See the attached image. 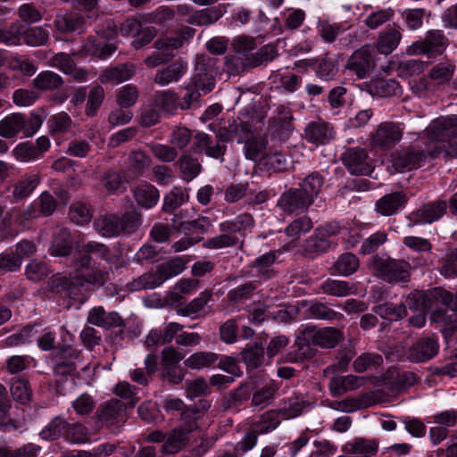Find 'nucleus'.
<instances>
[{
    "mask_svg": "<svg viewBox=\"0 0 457 457\" xmlns=\"http://www.w3.org/2000/svg\"><path fill=\"white\" fill-rule=\"evenodd\" d=\"M193 150L197 154L204 153L207 156L223 161L226 145L219 143L212 145V137L204 133L198 132L194 136Z\"/></svg>",
    "mask_w": 457,
    "mask_h": 457,
    "instance_id": "4be33fe9",
    "label": "nucleus"
},
{
    "mask_svg": "<svg viewBox=\"0 0 457 457\" xmlns=\"http://www.w3.org/2000/svg\"><path fill=\"white\" fill-rule=\"evenodd\" d=\"M276 253H266L256 258L252 263L251 268L256 270V275L260 281L269 279L275 275L272 265L276 262Z\"/></svg>",
    "mask_w": 457,
    "mask_h": 457,
    "instance_id": "a19ab883",
    "label": "nucleus"
},
{
    "mask_svg": "<svg viewBox=\"0 0 457 457\" xmlns=\"http://www.w3.org/2000/svg\"><path fill=\"white\" fill-rule=\"evenodd\" d=\"M303 336L309 343L322 348H334L343 339L342 332L332 327L319 329L314 326L307 327L303 330Z\"/></svg>",
    "mask_w": 457,
    "mask_h": 457,
    "instance_id": "2eb2a0df",
    "label": "nucleus"
},
{
    "mask_svg": "<svg viewBox=\"0 0 457 457\" xmlns=\"http://www.w3.org/2000/svg\"><path fill=\"white\" fill-rule=\"evenodd\" d=\"M145 371L142 368H136L129 373L132 381L141 386L149 384L152 376L157 370L158 357L154 353H149L145 359Z\"/></svg>",
    "mask_w": 457,
    "mask_h": 457,
    "instance_id": "58836bf2",
    "label": "nucleus"
},
{
    "mask_svg": "<svg viewBox=\"0 0 457 457\" xmlns=\"http://www.w3.org/2000/svg\"><path fill=\"white\" fill-rule=\"evenodd\" d=\"M403 128L400 123L382 122L370 135V145L382 150L392 149L403 137Z\"/></svg>",
    "mask_w": 457,
    "mask_h": 457,
    "instance_id": "9d476101",
    "label": "nucleus"
},
{
    "mask_svg": "<svg viewBox=\"0 0 457 457\" xmlns=\"http://www.w3.org/2000/svg\"><path fill=\"white\" fill-rule=\"evenodd\" d=\"M370 268L375 276L390 284L407 282L411 277V265L402 259L376 254L370 259Z\"/></svg>",
    "mask_w": 457,
    "mask_h": 457,
    "instance_id": "20e7f679",
    "label": "nucleus"
},
{
    "mask_svg": "<svg viewBox=\"0 0 457 457\" xmlns=\"http://www.w3.org/2000/svg\"><path fill=\"white\" fill-rule=\"evenodd\" d=\"M214 60L209 56L197 55L195 62L194 74L188 86L202 95L210 93L215 87Z\"/></svg>",
    "mask_w": 457,
    "mask_h": 457,
    "instance_id": "0eeeda50",
    "label": "nucleus"
},
{
    "mask_svg": "<svg viewBox=\"0 0 457 457\" xmlns=\"http://www.w3.org/2000/svg\"><path fill=\"white\" fill-rule=\"evenodd\" d=\"M370 93L380 97H390L400 93L399 83L392 79H376L370 82Z\"/></svg>",
    "mask_w": 457,
    "mask_h": 457,
    "instance_id": "09e8293b",
    "label": "nucleus"
},
{
    "mask_svg": "<svg viewBox=\"0 0 457 457\" xmlns=\"http://www.w3.org/2000/svg\"><path fill=\"white\" fill-rule=\"evenodd\" d=\"M402 31L403 29L396 23L388 25L378 32V37L372 46L373 50L376 49L377 52L382 55H389L400 45L403 38Z\"/></svg>",
    "mask_w": 457,
    "mask_h": 457,
    "instance_id": "a211bd4d",
    "label": "nucleus"
},
{
    "mask_svg": "<svg viewBox=\"0 0 457 457\" xmlns=\"http://www.w3.org/2000/svg\"><path fill=\"white\" fill-rule=\"evenodd\" d=\"M94 257L112 262V253L108 246L96 241H90L78 248L72 262L75 277L79 279L78 284L87 282L103 286L107 280L108 273L96 266Z\"/></svg>",
    "mask_w": 457,
    "mask_h": 457,
    "instance_id": "f03ea898",
    "label": "nucleus"
},
{
    "mask_svg": "<svg viewBox=\"0 0 457 457\" xmlns=\"http://www.w3.org/2000/svg\"><path fill=\"white\" fill-rule=\"evenodd\" d=\"M312 204L303 190L291 187L285 191L278 201V206L286 213L303 212Z\"/></svg>",
    "mask_w": 457,
    "mask_h": 457,
    "instance_id": "f3484780",
    "label": "nucleus"
},
{
    "mask_svg": "<svg viewBox=\"0 0 457 457\" xmlns=\"http://www.w3.org/2000/svg\"><path fill=\"white\" fill-rule=\"evenodd\" d=\"M245 155L247 160L258 161L264 159L267 140L262 136H252L245 143Z\"/></svg>",
    "mask_w": 457,
    "mask_h": 457,
    "instance_id": "864d4df0",
    "label": "nucleus"
},
{
    "mask_svg": "<svg viewBox=\"0 0 457 457\" xmlns=\"http://www.w3.org/2000/svg\"><path fill=\"white\" fill-rule=\"evenodd\" d=\"M54 25L61 33H82L86 29V19L79 13L68 12L57 15Z\"/></svg>",
    "mask_w": 457,
    "mask_h": 457,
    "instance_id": "393cba45",
    "label": "nucleus"
},
{
    "mask_svg": "<svg viewBox=\"0 0 457 457\" xmlns=\"http://www.w3.org/2000/svg\"><path fill=\"white\" fill-rule=\"evenodd\" d=\"M186 269V262L181 257H175L157 265L156 270L162 283L180 274Z\"/></svg>",
    "mask_w": 457,
    "mask_h": 457,
    "instance_id": "603ef678",
    "label": "nucleus"
},
{
    "mask_svg": "<svg viewBox=\"0 0 457 457\" xmlns=\"http://www.w3.org/2000/svg\"><path fill=\"white\" fill-rule=\"evenodd\" d=\"M430 320L445 338L457 331V312L452 308L435 310L430 315Z\"/></svg>",
    "mask_w": 457,
    "mask_h": 457,
    "instance_id": "412c9836",
    "label": "nucleus"
},
{
    "mask_svg": "<svg viewBox=\"0 0 457 457\" xmlns=\"http://www.w3.org/2000/svg\"><path fill=\"white\" fill-rule=\"evenodd\" d=\"M11 408L12 402L8 391L5 386L0 383V429L3 432H12L17 428L14 420L9 415Z\"/></svg>",
    "mask_w": 457,
    "mask_h": 457,
    "instance_id": "e433bc0d",
    "label": "nucleus"
},
{
    "mask_svg": "<svg viewBox=\"0 0 457 457\" xmlns=\"http://www.w3.org/2000/svg\"><path fill=\"white\" fill-rule=\"evenodd\" d=\"M142 223L140 212L132 210L122 216L115 214L101 215L94 220V228L103 237H118L120 234H131L137 230Z\"/></svg>",
    "mask_w": 457,
    "mask_h": 457,
    "instance_id": "7ed1b4c3",
    "label": "nucleus"
},
{
    "mask_svg": "<svg viewBox=\"0 0 457 457\" xmlns=\"http://www.w3.org/2000/svg\"><path fill=\"white\" fill-rule=\"evenodd\" d=\"M373 312L382 319L393 321L401 320L406 315V307L403 303H385L376 305Z\"/></svg>",
    "mask_w": 457,
    "mask_h": 457,
    "instance_id": "6e6d98bb",
    "label": "nucleus"
},
{
    "mask_svg": "<svg viewBox=\"0 0 457 457\" xmlns=\"http://www.w3.org/2000/svg\"><path fill=\"white\" fill-rule=\"evenodd\" d=\"M189 434L191 433L180 426L171 429L167 434L165 443L162 445V452L166 454L178 453L188 443Z\"/></svg>",
    "mask_w": 457,
    "mask_h": 457,
    "instance_id": "2f4dec72",
    "label": "nucleus"
},
{
    "mask_svg": "<svg viewBox=\"0 0 457 457\" xmlns=\"http://www.w3.org/2000/svg\"><path fill=\"white\" fill-rule=\"evenodd\" d=\"M128 171L139 176L151 165L152 159L143 151H132L129 157Z\"/></svg>",
    "mask_w": 457,
    "mask_h": 457,
    "instance_id": "13d9d810",
    "label": "nucleus"
},
{
    "mask_svg": "<svg viewBox=\"0 0 457 457\" xmlns=\"http://www.w3.org/2000/svg\"><path fill=\"white\" fill-rule=\"evenodd\" d=\"M251 58L235 54L226 58V70L230 75H239L250 69H253Z\"/></svg>",
    "mask_w": 457,
    "mask_h": 457,
    "instance_id": "e2e57ef3",
    "label": "nucleus"
},
{
    "mask_svg": "<svg viewBox=\"0 0 457 457\" xmlns=\"http://www.w3.org/2000/svg\"><path fill=\"white\" fill-rule=\"evenodd\" d=\"M49 25L26 28L23 24L22 44L29 46H46L49 41Z\"/></svg>",
    "mask_w": 457,
    "mask_h": 457,
    "instance_id": "c9c22d12",
    "label": "nucleus"
},
{
    "mask_svg": "<svg viewBox=\"0 0 457 457\" xmlns=\"http://www.w3.org/2000/svg\"><path fill=\"white\" fill-rule=\"evenodd\" d=\"M178 164L183 179L187 181L193 180L202 170V165L198 158L188 152L181 154L178 160Z\"/></svg>",
    "mask_w": 457,
    "mask_h": 457,
    "instance_id": "79ce46f5",
    "label": "nucleus"
},
{
    "mask_svg": "<svg viewBox=\"0 0 457 457\" xmlns=\"http://www.w3.org/2000/svg\"><path fill=\"white\" fill-rule=\"evenodd\" d=\"M126 411V405L122 401L111 399L99 406L96 416L102 427H105L112 433L117 434L127 420Z\"/></svg>",
    "mask_w": 457,
    "mask_h": 457,
    "instance_id": "6e6552de",
    "label": "nucleus"
},
{
    "mask_svg": "<svg viewBox=\"0 0 457 457\" xmlns=\"http://www.w3.org/2000/svg\"><path fill=\"white\" fill-rule=\"evenodd\" d=\"M242 359L248 368L256 369L264 361V348L262 344L254 343L242 353Z\"/></svg>",
    "mask_w": 457,
    "mask_h": 457,
    "instance_id": "052dcab7",
    "label": "nucleus"
},
{
    "mask_svg": "<svg viewBox=\"0 0 457 457\" xmlns=\"http://www.w3.org/2000/svg\"><path fill=\"white\" fill-rule=\"evenodd\" d=\"M187 71V64L182 60H177L170 65L156 71L154 82L161 87L178 82Z\"/></svg>",
    "mask_w": 457,
    "mask_h": 457,
    "instance_id": "aec40b11",
    "label": "nucleus"
},
{
    "mask_svg": "<svg viewBox=\"0 0 457 457\" xmlns=\"http://www.w3.org/2000/svg\"><path fill=\"white\" fill-rule=\"evenodd\" d=\"M454 71V64L449 61H445L434 65L430 69L428 76L432 80L436 81L438 84H443L451 80Z\"/></svg>",
    "mask_w": 457,
    "mask_h": 457,
    "instance_id": "680f3d73",
    "label": "nucleus"
},
{
    "mask_svg": "<svg viewBox=\"0 0 457 457\" xmlns=\"http://www.w3.org/2000/svg\"><path fill=\"white\" fill-rule=\"evenodd\" d=\"M334 267L339 274L349 276L359 268V259L352 253H345L338 257Z\"/></svg>",
    "mask_w": 457,
    "mask_h": 457,
    "instance_id": "774afa93",
    "label": "nucleus"
},
{
    "mask_svg": "<svg viewBox=\"0 0 457 457\" xmlns=\"http://www.w3.org/2000/svg\"><path fill=\"white\" fill-rule=\"evenodd\" d=\"M69 423L62 417L53 419L39 433L40 436L48 441H54L66 434Z\"/></svg>",
    "mask_w": 457,
    "mask_h": 457,
    "instance_id": "4d7b16f0",
    "label": "nucleus"
},
{
    "mask_svg": "<svg viewBox=\"0 0 457 457\" xmlns=\"http://www.w3.org/2000/svg\"><path fill=\"white\" fill-rule=\"evenodd\" d=\"M260 280H251L237 286L228 293V299L235 303H241L253 297L260 285Z\"/></svg>",
    "mask_w": 457,
    "mask_h": 457,
    "instance_id": "8fccbe9b",
    "label": "nucleus"
},
{
    "mask_svg": "<svg viewBox=\"0 0 457 457\" xmlns=\"http://www.w3.org/2000/svg\"><path fill=\"white\" fill-rule=\"evenodd\" d=\"M212 295L209 291H204L200 295L193 299L190 303L183 307L177 309V313L180 316L197 319L205 315V306L211 300Z\"/></svg>",
    "mask_w": 457,
    "mask_h": 457,
    "instance_id": "7c9ffc66",
    "label": "nucleus"
},
{
    "mask_svg": "<svg viewBox=\"0 0 457 457\" xmlns=\"http://www.w3.org/2000/svg\"><path fill=\"white\" fill-rule=\"evenodd\" d=\"M250 397L249 387L241 385L235 390L223 395L220 407L223 411H237Z\"/></svg>",
    "mask_w": 457,
    "mask_h": 457,
    "instance_id": "f704fd0d",
    "label": "nucleus"
},
{
    "mask_svg": "<svg viewBox=\"0 0 457 457\" xmlns=\"http://www.w3.org/2000/svg\"><path fill=\"white\" fill-rule=\"evenodd\" d=\"M449 299L447 290L442 287H435L428 291H416L409 295L407 304L410 309L419 312H425L434 306L439 305L440 302Z\"/></svg>",
    "mask_w": 457,
    "mask_h": 457,
    "instance_id": "f8f14e48",
    "label": "nucleus"
},
{
    "mask_svg": "<svg viewBox=\"0 0 457 457\" xmlns=\"http://www.w3.org/2000/svg\"><path fill=\"white\" fill-rule=\"evenodd\" d=\"M43 120L37 113L29 117L21 112H12L0 120V137L10 139L22 132L24 137H32L41 127Z\"/></svg>",
    "mask_w": 457,
    "mask_h": 457,
    "instance_id": "39448f33",
    "label": "nucleus"
},
{
    "mask_svg": "<svg viewBox=\"0 0 457 457\" xmlns=\"http://www.w3.org/2000/svg\"><path fill=\"white\" fill-rule=\"evenodd\" d=\"M333 137L332 129L322 121L310 122L304 129V138L316 145L328 143Z\"/></svg>",
    "mask_w": 457,
    "mask_h": 457,
    "instance_id": "b1692460",
    "label": "nucleus"
},
{
    "mask_svg": "<svg viewBox=\"0 0 457 457\" xmlns=\"http://www.w3.org/2000/svg\"><path fill=\"white\" fill-rule=\"evenodd\" d=\"M407 202V196L403 192H395L384 195L377 201L376 210L384 216L395 214Z\"/></svg>",
    "mask_w": 457,
    "mask_h": 457,
    "instance_id": "a878e982",
    "label": "nucleus"
},
{
    "mask_svg": "<svg viewBox=\"0 0 457 457\" xmlns=\"http://www.w3.org/2000/svg\"><path fill=\"white\" fill-rule=\"evenodd\" d=\"M313 227L311 218L302 216L292 220L285 228V233L292 238H299L302 235L309 232Z\"/></svg>",
    "mask_w": 457,
    "mask_h": 457,
    "instance_id": "338daca9",
    "label": "nucleus"
},
{
    "mask_svg": "<svg viewBox=\"0 0 457 457\" xmlns=\"http://www.w3.org/2000/svg\"><path fill=\"white\" fill-rule=\"evenodd\" d=\"M10 393L12 399L21 404L29 403L32 398L29 382L25 378H12L10 382Z\"/></svg>",
    "mask_w": 457,
    "mask_h": 457,
    "instance_id": "de8ad7c7",
    "label": "nucleus"
},
{
    "mask_svg": "<svg viewBox=\"0 0 457 457\" xmlns=\"http://www.w3.org/2000/svg\"><path fill=\"white\" fill-rule=\"evenodd\" d=\"M87 320L89 324L110 329L123 325V320L116 312H106L104 307H93L87 314Z\"/></svg>",
    "mask_w": 457,
    "mask_h": 457,
    "instance_id": "6ab92c4d",
    "label": "nucleus"
},
{
    "mask_svg": "<svg viewBox=\"0 0 457 457\" xmlns=\"http://www.w3.org/2000/svg\"><path fill=\"white\" fill-rule=\"evenodd\" d=\"M437 270L445 278L457 277V247L448 248L438 260Z\"/></svg>",
    "mask_w": 457,
    "mask_h": 457,
    "instance_id": "c03bdc74",
    "label": "nucleus"
},
{
    "mask_svg": "<svg viewBox=\"0 0 457 457\" xmlns=\"http://www.w3.org/2000/svg\"><path fill=\"white\" fill-rule=\"evenodd\" d=\"M310 62V65L314 66L316 76L323 81L333 80L338 73V63L337 60L328 55Z\"/></svg>",
    "mask_w": 457,
    "mask_h": 457,
    "instance_id": "4c0bfd02",
    "label": "nucleus"
},
{
    "mask_svg": "<svg viewBox=\"0 0 457 457\" xmlns=\"http://www.w3.org/2000/svg\"><path fill=\"white\" fill-rule=\"evenodd\" d=\"M22 29L23 24L15 21L9 26L0 28V43L5 46H21L22 45Z\"/></svg>",
    "mask_w": 457,
    "mask_h": 457,
    "instance_id": "3c124183",
    "label": "nucleus"
},
{
    "mask_svg": "<svg viewBox=\"0 0 457 457\" xmlns=\"http://www.w3.org/2000/svg\"><path fill=\"white\" fill-rule=\"evenodd\" d=\"M64 85L61 75L52 71L39 72L32 80V86L38 91L47 92L60 89Z\"/></svg>",
    "mask_w": 457,
    "mask_h": 457,
    "instance_id": "473e14b6",
    "label": "nucleus"
},
{
    "mask_svg": "<svg viewBox=\"0 0 457 457\" xmlns=\"http://www.w3.org/2000/svg\"><path fill=\"white\" fill-rule=\"evenodd\" d=\"M448 46L449 39L443 30L430 29L423 38L407 46L405 52L408 55H427L434 58L443 54Z\"/></svg>",
    "mask_w": 457,
    "mask_h": 457,
    "instance_id": "423d86ee",
    "label": "nucleus"
},
{
    "mask_svg": "<svg viewBox=\"0 0 457 457\" xmlns=\"http://www.w3.org/2000/svg\"><path fill=\"white\" fill-rule=\"evenodd\" d=\"M72 251V237L67 228H58L54 236L50 246V253L54 256L65 257Z\"/></svg>",
    "mask_w": 457,
    "mask_h": 457,
    "instance_id": "bb28decb",
    "label": "nucleus"
},
{
    "mask_svg": "<svg viewBox=\"0 0 457 457\" xmlns=\"http://www.w3.org/2000/svg\"><path fill=\"white\" fill-rule=\"evenodd\" d=\"M394 16L395 11L392 8L379 9L369 13L363 22L367 28L375 30L390 21Z\"/></svg>",
    "mask_w": 457,
    "mask_h": 457,
    "instance_id": "bf43d9fd",
    "label": "nucleus"
},
{
    "mask_svg": "<svg viewBox=\"0 0 457 457\" xmlns=\"http://www.w3.org/2000/svg\"><path fill=\"white\" fill-rule=\"evenodd\" d=\"M159 197L158 189L150 184L139 185L134 190L136 202L145 209L154 207L157 204Z\"/></svg>",
    "mask_w": 457,
    "mask_h": 457,
    "instance_id": "37998d69",
    "label": "nucleus"
},
{
    "mask_svg": "<svg viewBox=\"0 0 457 457\" xmlns=\"http://www.w3.org/2000/svg\"><path fill=\"white\" fill-rule=\"evenodd\" d=\"M69 218L72 222L78 225H84L91 220L92 212L87 204L75 202L70 206Z\"/></svg>",
    "mask_w": 457,
    "mask_h": 457,
    "instance_id": "0e129e2a",
    "label": "nucleus"
},
{
    "mask_svg": "<svg viewBox=\"0 0 457 457\" xmlns=\"http://www.w3.org/2000/svg\"><path fill=\"white\" fill-rule=\"evenodd\" d=\"M322 292L327 295L343 297L353 292V287L348 282L337 279H327L320 287Z\"/></svg>",
    "mask_w": 457,
    "mask_h": 457,
    "instance_id": "69168bd1",
    "label": "nucleus"
},
{
    "mask_svg": "<svg viewBox=\"0 0 457 457\" xmlns=\"http://www.w3.org/2000/svg\"><path fill=\"white\" fill-rule=\"evenodd\" d=\"M312 405V403L303 395L295 394L284 402L283 406L279 409V413L284 419H292L310 409Z\"/></svg>",
    "mask_w": 457,
    "mask_h": 457,
    "instance_id": "cd10ccee",
    "label": "nucleus"
},
{
    "mask_svg": "<svg viewBox=\"0 0 457 457\" xmlns=\"http://www.w3.org/2000/svg\"><path fill=\"white\" fill-rule=\"evenodd\" d=\"M345 68L359 79L368 78L376 68V58L371 45L365 44L348 58Z\"/></svg>",
    "mask_w": 457,
    "mask_h": 457,
    "instance_id": "1a4fd4ad",
    "label": "nucleus"
},
{
    "mask_svg": "<svg viewBox=\"0 0 457 457\" xmlns=\"http://www.w3.org/2000/svg\"><path fill=\"white\" fill-rule=\"evenodd\" d=\"M305 314L310 319L322 320H334L343 318L341 313L334 311L327 303L318 301L311 302L305 310Z\"/></svg>",
    "mask_w": 457,
    "mask_h": 457,
    "instance_id": "49530a36",
    "label": "nucleus"
},
{
    "mask_svg": "<svg viewBox=\"0 0 457 457\" xmlns=\"http://www.w3.org/2000/svg\"><path fill=\"white\" fill-rule=\"evenodd\" d=\"M340 159L345 167L353 175L365 176L369 175L373 170L371 160L365 148H347L343 153Z\"/></svg>",
    "mask_w": 457,
    "mask_h": 457,
    "instance_id": "9b49d317",
    "label": "nucleus"
},
{
    "mask_svg": "<svg viewBox=\"0 0 457 457\" xmlns=\"http://www.w3.org/2000/svg\"><path fill=\"white\" fill-rule=\"evenodd\" d=\"M152 104L163 113L172 115L179 108V96L171 90L157 91L152 97Z\"/></svg>",
    "mask_w": 457,
    "mask_h": 457,
    "instance_id": "72a5a7b5",
    "label": "nucleus"
},
{
    "mask_svg": "<svg viewBox=\"0 0 457 457\" xmlns=\"http://www.w3.org/2000/svg\"><path fill=\"white\" fill-rule=\"evenodd\" d=\"M324 185V177L319 172H312L301 183L300 188L314 203L315 198L320 194Z\"/></svg>",
    "mask_w": 457,
    "mask_h": 457,
    "instance_id": "5fc2aeb1",
    "label": "nucleus"
},
{
    "mask_svg": "<svg viewBox=\"0 0 457 457\" xmlns=\"http://www.w3.org/2000/svg\"><path fill=\"white\" fill-rule=\"evenodd\" d=\"M40 183L38 174L24 175L12 186V202L17 203L28 198Z\"/></svg>",
    "mask_w": 457,
    "mask_h": 457,
    "instance_id": "c756f323",
    "label": "nucleus"
},
{
    "mask_svg": "<svg viewBox=\"0 0 457 457\" xmlns=\"http://www.w3.org/2000/svg\"><path fill=\"white\" fill-rule=\"evenodd\" d=\"M278 390V386L273 381L261 387H256L252 395V405L259 409H264L273 402L274 395Z\"/></svg>",
    "mask_w": 457,
    "mask_h": 457,
    "instance_id": "a18cd8bd",
    "label": "nucleus"
},
{
    "mask_svg": "<svg viewBox=\"0 0 457 457\" xmlns=\"http://www.w3.org/2000/svg\"><path fill=\"white\" fill-rule=\"evenodd\" d=\"M446 210L447 204L443 200H436L424 204L408 215V227L436 221L446 213Z\"/></svg>",
    "mask_w": 457,
    "mask_h": 457,
    "instance_id": "dca6fc26",
    "label": "nucleus"
},
{
    "mask_svg": "<svg viewBox=\"0 0 457 457\" xmlns=\"http://www.w3.org/2000/svg\"><path fill=\"white\" fill-rule=\"evenodd\" d=\"M438 351L439 343L436 337H423L406 350L405 356L411 362L420 363L433 359Z\"/></svg>",
    "mask_w": 457,
    "mask_h": 457,
    "instance_id": "ddd939ff",
    "label": "nucleus"
},
{
    "mask_svg": "<svg viewBox=\"0 0 457 457\" xmlns=\"http://www.w3.org/2000/svg\"><path fill=\"white\" fill-rule=\"evenodd\" d=\"M219 360V354L213 352L198 351L189 355L184 364L191 370H204L213 367Z\"/></svg>",
    "mask_w": 457,
    "mask_h": 457,
    "instance_id": "ea45409f",
    "label": "nucleus"
},
{
    "mask_svg": "<svg viewBox=\"0 0 457 457\" xmlns=\"http://www.w3.org/2000/svg\"><path fill=\"white\" fill-rule=\"evenodd\" d=\"M136 69L134 64L126 62L117 66L104 69L99 75V80L103 84L106 83H121L129 79L135 74Z\"/></svg>",
    "mask_w": 457,
    "mask_h": 457,
    "instance_id": "5701e85b",
    "label": "nucleus"
},
{
    "mask_svg": "<svg viewBox=\"0 0 457 457\" xmlns=\"http://www.w3.org/2000/svg\"><path fill=\"white\" fill-rule=\"evenodd\" d=\"M428 137L436 143L434 150L426 152L414 147L402 149L393 158V167L398 172L418 169L428 156L436 158L441 154L445 157L457 156V115L439 117L425 130Z\"/></svg>",
    "mask_w": 457,
    "mask_h": 457,
    "instance_id": "f257e3e1",
    "label": "nucleus"
},
{
    "mask_svg": "<svg viewBox=\"0 0 457 457\" xmlns=\"http://www.w3.org/2000/svg\"><path fill=\"white\" fill-rule=\"evenodd\" d=\"M156 49L144 61L148 68H155L170 62L175 56L174 51L181 47V40L179 38H158L154 44Z\"/></svg>",
    "mask_w": 457,
    "mask_h": 457,
    "instance_id": "4468645a",
    "label": "nucleus"
},
{
    "mask_svg": "<svg viewBox=\"0 0 457 457\" xmlns=\"http://www.w3.org/2000/svg\"><path fill=\"white\" fill-rule=\"evenodd\" d=\"M254 226L253 217L248 213L244 212L237 215L233 220H228L220 223L219 228L221 233L243 234L251 230Z\"/></svg>",
    "mask_w": 457,
    "mask_h": 457,
    "instance_id": "c85d7f7f",
    "label": "nucleus"
}]
</instances>
